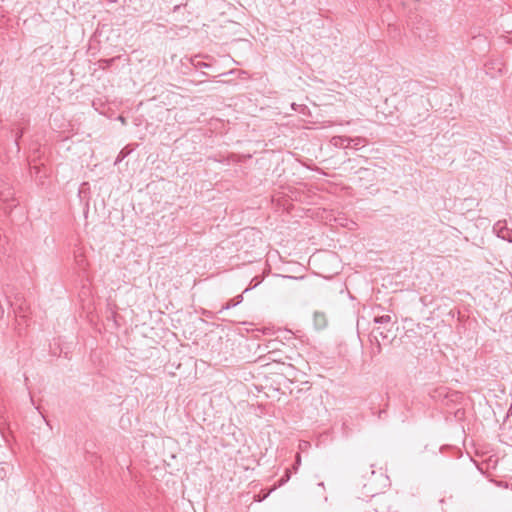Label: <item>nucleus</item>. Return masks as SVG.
Segmentation results:
<instances>
[{
    "mask_svg": "<svg viewBox=\"0 0 512 512\" xmlns=\"http://www.w3.org/2000/svg\"><path fill=\"white\" fill-rule=\"evenodd\" d=\"M389 500L384 494L373 493L371 500L366 504L364 512H389Z\"/></svg>",
    "mask_w": 512,
    "mask_h": 512,
    "instance_id": "nucleus-1",
    "label": "nucleus"
},
{
    "mask_svg": "<svg viewBox=\"0 0 512 512\" xmlns=\"http://www.w3.org/2000/svg\"><path fill=\"white\" fill-rule=\"evenodd\" d=\"M431 397L436 401L449 405L450 403L457 402L461 398V394L457 391H450L446 387H439L432 392Z\"/></svg>",
    "mask_w": 512,
    "mask_h": 512,
    "instance_id": "nucleus-2",
    "label": "nucleus"
},
{
    "mask_svg": "<svg viewBox=\"0 0 512 512\" xmlns=\"http://www.w3.org/2000/svg\"><path fill=\"white\" fill-rule=\"evenodd\" d=\"M493 232L497 235V237L512 243V228H509L506 220L497 221L493 225Z\"/></svg>",
    "mask_w": 512,
    "mask_h": 512,
    "instance_id": "nucleus-3",
    "label": "nucleus"
},
{
    "mask_svg": "<svg viewBox=\"0 0 512 512\" xmlns=\"http://www.w3.org/2000/svg\"><path fill=\"white\" fill-rule=\"evenodd\" d=\"M335 145H337V140L341 141V144L346 143V147H351L358 149L359 147H362L366 144V139L363 137H348V136H339L337 138H334Z\"/></svg>",
    "mask_w": 512,
    "mask_h": 512,
    "instance_id": "nucleus-4",
    "label": "nucleus"
},
{
    "mask_svg": "<svg viewBox=\"0 0 512 512\" xmlns=\"http://www.w3.org/2000/svg\"><path fill=\"white\" fill-rule=\"evenodd\" d=\"M14 201V190L6 183H0V202Z\"/></svg>",
    "mask_w": 512,
    "mask_h": 512,
    "instance_id": "nucleus-5",
    "label": "nucleus"
},
{
    "mask_svg": "<svg viewBox=\"0 0 512 512\" xmlns=\"http://www.w3.org/2000/svg\"><path fill=\"white\" fill-rule=\"evenodd\" d=\"M313 323L316 329H324L327 326L326 315L322 312H315L313 315Z\"/></svg>",
    "mask_w": 512,
    "mask_h": 512,
    "instance_id": "nucleus-6",
    "label": "nucleus"
},
{
    "mask_svg": "<svg viewBox=\"0 0 512 512\" xmlns=\"http://www.w3.org/2000/svg\"><path fill=\"white\" fill-rule=\"evenodd\" d=\"M243 300V296L242 295H238L236 296L234 299H231L229 300L225 305L222 306L221 311L223 310H228L232 307H235L236 305H238L239 303H241Z\"/></svg>",
    "mask_w": 512,
    "mask_h": 512,
    "instance_id": "nucleus-7",
    "label": "nucleus"
},
{
    "mask_svg": "<svg viewBox=\"0 0 512 512\" xmlns=\"http://www.w3.org/2000/svg\"><path fill=\"white\" fill-rule=\"evenodd\" d=\"M372 343H373V347H372L370 353H371V356L373 357V356H376V355L380 354L381 351H382L381 344L379 342V339H377V335L376 334L373 335V342Z\"/></svg>",
    "mask_w": 512,
    "mask_h": 512,
    "instance_id": "nucleus-8",
    "label": "nucleus"
},
{
    "mask_svg": "<svg viewBox=\"0 0 512 512\" xmlns=\"http://www.w3.org/2000/svg\"><path fill=\"white\" fill-rule=\"evenodd\" d=\"M290 477H291L290 469L286 468L284 474L277 481V485L276 486L280 487V486L284 485L285 483H287L289 481Z\"/></svg>",
    "mask_w": 512,
    "mask_h": 512,
    "instance_id": "nucleus-9",
    "label": "nucleus"
},
{
    "mask_svg": "<svg viewBox=\"0 0 512 512\" xmlns=\"http://www.w3.org/2000/svg\"><path fill=\"white\" fill-rule=\"evenodd\" d=\"M376 334L377 335V339L379 337H381L382 339H386L387 338V335L384 333L383 330H381L380 327H377L375 329L372 330L371 334H370V341L373 342V335Z\"/></svg>",
    "mask_w": 512,
    "mask_h": 512,
    "instance_id": "nucleus-10",
    "label": "nucleus"
},
{
    "mask_svg": "<svg viewBox=\"0 0 512 512\" xmlns=\"http://www.w3.org/2000/svg\"><path fill=\"white\" fill-rule=\"evenodd\" d=\"M390 321H391L390 315H382V316H377L374 318V322L377 324H386V323H389Z\"/></svg>",
    "mask_w": 512,
    "mask_h": 512,
    "instance_id": "nucleus-11",
    "label": "nucleus"
},
{
    "mask_svg": "<svg viewBox=\"0 0 512 512\" xmlns=\"http://www.w3.org/2000/svg\"><path fill=\"white\" fill-rule=\"evenodd\" d=\"M119 57H113V58H110V59H101L99 61L100 63V67H102L103 69L107 68V67H110L112 65V63L118 59Z\"/></svg>",
    "mask_w": 512,
    "mask_h": 512,
    "instance_id": "nucleus-12",
    "label": "nucleus"
},
{
    "mask_svg": "<svg viewBox=\"0 0 512 512\" xmlns=\"http://www.w3.org/2000/svg\"><path fill=\"white\" fill-rule=\"evenodd\" d=\"M128 154H129V151H126V149H122L119 152V154H118V156H117V158L115 160V164L120 163L124 158H126L128 156Z\"/></svg>",
    "mask_w": 512,
    "mask_h": 512,
    "instance_id": "nucleus-13",
    "label": "nucleus"
},
{
    "mask_svg": "<svg viewBox=\"0 0 512 512\" xmlns=\"http://www.w3.org/2000/svg\"><path fill=\"white\" fill-rule=\"evenodd\" d=\"M23 135V131L20 130L16 133V136H15V145L17 146V150L19 151V139L22 137Z\"/></svg>",
    "mask_w": 512,
    "mask_h": 512,
    "instance_id": "nucleus-14",
    "label": "nucleus"
},
{
    "mask_svg": "<svg viewBox=\"0 0 512 512\" xmlns=\"http://www.w3.org/2000/svg\"><path fill=\"white\" fill-rule=\"evenodd\" d=\"M473 40H479V41L483 40L485 42L486 38L483 35L479 34L477 36H474Z\"/></svg>",
    "mask_w": 512,
    "mask_h": 512,
    "instance_id": "nucleus-15",
    "label": "nucleus"
},
{
    "mask_svg": "<svg viewBox=\"0 0 512 512\" xmlns=\"http://www.w3.org/2000/svg\"><path fill=\"white\" fill-rule=\"evenodd\" d=\"M301 463V456L299 453L296 454V460H295V464L296 465H300Z\"/></svg>",
    "mask_w": 512,
    "mask_h": 512,
    "instance_id": "nucleus-16",
    "label": "nucleus"
},
{
    "mask_svg": "<svg viewBox=\"0 0 512 512\" xmlns=\"http://www.w3.org/2000/svg\"><path fill=\"white\" fill-rule=\"evenodd\" d=\"M203 314L205 316H207V317H211L212 316L211 312H209V311H204Z\"/></svg>",
    "mask_w": 512,
    "mask_h": 512,
    "instance_id": "nucleus-17",
    "label": "nucleus"
},
{
    "mask_svg": "<svg viewBox=\"0 0 512 512\" xmlns=\"http://www.w3.org/2000/svg\"><path fill=\"white\" fill-rule=\"evenodd\" d=\"M4 313V309H3V306L2 304L0 303V315Z\"/></svg>",
    "mask_w": 512,
    "mask_h": 512,
    "instance_id": "nucleus-18",
    "label": "nucleus"
},
{
    "mask_svg": "<svg viewBox=\"0 0 512 512\" xmlns=\"http://www.w3.org/2000/svg\"><path fill=\"white\" fill-rule=\"evenodd\" d=\"M381 5L385 2V0H377Z\"/></svg>",
    "mask_w": 512,
    "mask_h": 512,
    "instance_id": "nucleus-19",
    "label": "nucleus"
},
{
    "mask_svg": "<svg viewBox=\"0 0 512 512\" xmlns=\"http://www.w3.org/2000/svg\"><path fill=\"white\" fill-rule=\"evenodd\" d=\"M119 119H120L123 123L125 122V119H124L122 116H120V117H119Z\"/></svg>",
    "mask_w": 512,
    "mask_h": 512,
    "instance_id": "nucleus-20",
    "label": "nucleus"
},
{
    "mask_svg": "<svg viewBox=\"0 0 512 512\" xmlns=\"http://www.w3.org/2000/svg\"><path fill=\"white\" fill-rule=\"evenodd\" d=\"M108 2L115 3L117 0H107Z\"/></svg>",
    "mask_w": 512,
    "mask_h": 512,
    "instance_id": "nucleus-21",
    "label": "nucleus"
},
{
    "mask_svg": "<svg viewBox=\"0 0 512 512\" xmlns=\"http://www.w3.org/2000/svg\"><path fill=\"white\" fill-rule=\"evenodd\" d=\"M508 42L512 44V36L509 38Z\"/></svg>",
    "mask_w": 512,
    "mask_h": 512,
    "instance_id": "nucleus-22",
    "label": "nucleus"
},
{
    "mask_svg": "<svg viewBox=\"0 0 512 512\" xmlns=\"http://www.w3.org/2000/svg\"><path fill=\"white\" fill-rule=\"evenodd\" d=\"M374 475H375V471H374V470H372V471H371V476L373 477Z\"/></svg>",
    "mask_w": 512,
    "mask_h": 512,
    "instance_id": "nucleus-23",
    "label": "nucleus"
},
{
    "mask_svg": "<svg viewBox=\"0 0 512 512\" xmlns=\"http://www.w3.org/2000/svg\"><path fill=\"white\" fill-rule=\"evenodd\" d=\"M287 277L290 279H297L296 277H293V276H287Z\"/></svg>",
    "mask_w": 512,
    "mask_h": 512,
    "instance_id": "nucleus-24",
    "label": "nucleus"
}]
</instances>
